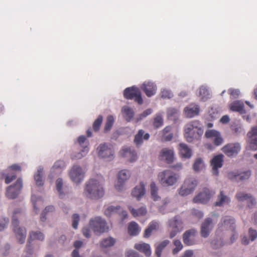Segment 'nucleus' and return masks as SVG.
<instances>
[{
  "label": "nucleus",
  "instance_id": "f257e3e1",
  "mask_svg": "<svg viewBox=\"0 0 257 257\" xmlns=\"http://www.w3.org/2000/svg\"><path fill=\"white\" fill-rule=\"evenodd\" d=\"M103 182L104 179L100 175L90 179L86 183L84 191L86 196L92 199H97L102 197L104 194L102 186Z\"/></svg>",
  "mask_w": 257,
  "mask_h": 257
},
{
  "label": "nucleus",
  "instance_id": "f03ea898",
  "mask_svg": "<svg viewBox=\"0 0 257 257\" xmlns=\"http://www.w3.org/2000/svg\"><path fill=\"white\" fill-rule=\"evenodd\" d=\"M184 137L188 142L191 143L194 140H198L203 133L200 122L195 120L188 123L185 126Z\"/></svg>",
  "mask_w": 257,
  "mask_h": 257
},
{
  "label": "nucleus",
  "instance_id": "7ed1b4c3",
  "mask_svg": "<svg viewBox=\"0 0 257 257\" xmlns=\"http://www.w3.org/2000/svg\"><path fill=\"white\" fill-rule=\"evenodd\" d=\"M158 180L163 186H170L175 184L180 178V175L170 170H166L158 175Z\"/></svg>",
  "mask_w": 257,
  "mask_h": 257
},
{
  "label": "nucleus",
  "instance_id": "20e7f679",
  "mask_svg": "<svg viewBox=\"0 0 257 257\" xmlns=\"http://www.w3.org/2000/svg\"><path fill=\"white\" fill-rule=\"evenodd\" d=\"M20 212L21 211L19 209L15 210L12 219V225L13 226V230L16 234L18 242L22 244L25 241L27 234L26 230L25 228H22L19 226V221L15 218L16 215L17 213H20Z\"/></svg>",
  "mask_w": 257,
  "mask_h": 257
},
{
  "label": "nucleus",
  "instance_id": "39448f33",
  "mask_svg": "<svg viewBox=\"0 0 257 257\" xmlns=\"http://www.w3.org/2000/svg\"><path fill=\"white\" fill-rule=\"evenodd\" d=\"M89 226L96 235L107 231L108 230L105 221L99 217L90 219Z\"/></svg>",
  "mask_w": 257,
  "mask_h": 257
},
{
  "label": "nucleus",
  "instance_id": "423d86ee",
  "mask_svg": "<svg viewBox=\"0 0 257 257\" xmlns=\"http://www.w3.org/2000/svg\"><path fill=\"white\" fill-rule=\"evenodd\" d=\"M197 185V181L195 179L188 178L179 188L178 193L182 196H187L193 192Z\"/></svg>",
  "mask_w": 257,
  "mask_h": 257
},
{
  "label": "nucleus",
  "instance_id": "0eeeda50",
  "mask_svg": "<svg viewBox=\"0 0 257 257\" xmlns=\"http://www.w3.org/2000/svg\"><path fill=\"white\" fill-rule=\"evenodd\" d=\"M123 96L127 99H135V101L139 104H142L143 102L141 91L139 88L136 86L125 89L123 91Z\"/></svg>",
  "mask_w": 257,
  "mask_h": 257
},
{
  "label": "nucleus",
  "instance_id": "6e6552de",
  "mask_svg": "<svg viewBox=\"0 0 257 257\" xmlns=\"http://www.w3.org/2000/svg\"><path fill=\"white\" fill-rule=\"evenodd\" d=\"M77 142L83 149L81 152L73 153L71 155V158L73 160L81 159L83 157L85 156L89 151V142L85 136H81L78 137Z\"/></svg>",
  "mask_w": 257,
  "mask_h": 257
},
{
  "label": "nucleus",
  "instance_id": "1a4fd4ad",
  "mask_svg": "<svg viewBox=\"0 0 257 257\" xmlns=\"http://www.w3.org/2000/svg\"><path fill=\"white\" fill-rule=\"evenodd\" d=\"M241 146L238 142L228 143L224 146L222 149V152L227 157H233L236 156L240 152Z\"/></svg>",
  "mask_w": 257,
  "mask_h": 257
},
{
  "label": "nucleus",
  "instance_id": "9d476101",
  "mask_svg": "<svg viewBox=\"0 0 257 257\" xmlns=\"http://www.w3.org/2000/svg\"><path fill=\"white\" fill-rule=\"evenodd\" d=\"M169 226L172 230L170 232V237L173 238L183 229V222L180 217L175 216L169 221Z\"/></svg>",
  "mask_w": 257,
  "mask_h": 257
},
{
  "label": "nucleus",
  "instance_id": "9b49d317",
  "mask_svg": "<svg viewBox=\"0 0 257 257\" xmlns=\"http://www.w3.org/2000/svg\"><path fill=\"white\" fill-rule=\"evenodd\" d=\"M23 187L22 180L18 179L16 183L8 188L6 196L10 199H15L19 194Z\"/></svg>",
  "mask_w": 257,
  "mask_h": 257
},
{
  "label": "nucleus",
  "instance_id": "f8f14e48",
  "mask_svg": "<svg viewBox=\"0 0 257 257\" xmlns=\"http://www.w3.org/2000/svg\"><path fill=\"white\" fill-rule=\"evenodd\" d=\"M214 194V191H210L208 188H205L202 192L194 198L193 202L195 203H206Z\"/></svg>",
  "mask_w": 257,
  "mask_h": 257
},
{
  "label": "nucleus",
  "instance_id": "ddd939ff",
  "mask_svg": "<svg viewBox=\"0 0 257 257\" xmlns=\"http://www.w3.org/2000/svg\"><path fill=\"white\" fill-rule=\"evenodd\" d=\"M69 176L73 182L79 183L83 179L84 172L80 166L74 165L70 171Z\"/></svg>",
  "mask_w": 257,
  "mask_h": 257
},
{
  "label": "nucleus",
  "instance_id": "4468645a",
  "mask_svg": "<svg viewBox=\"0 0 257 257\" xmlns=\"http://www.w3.org/2000/svg\"><path fill=\"white\" fill-rule=\"evenodd\" d=\"M205 137L212 140L216 146L221 145L223 142V139L220 133L215 130H208L205 133Z\"/></svg>",
  "mask_w": 257,
  "mask_h": 257
},
{
  "label": "nucleus",
  "instance_id": "2eb2a0df",
  "mask_svg": "<svg viewBox=\"0 0 257 257\" xmlns=\"http://www.w3.org/2000/svg\"><path fill=\"white\" fill-rule=\"evenodd\" d=\"M98 156L102 158L111 160L113 158L114 151L110 145L101 144L98 148Z\"/></svg>",
  "mask_w": 257,
  "mask_h": 257
},
{
  "label": "nucleus",
  "instance_id": "dca6fc26",
  "mask_svg": "<svg viewBox=\"0 0 257 257\" xmlns=\"http://www.w3.org/2000/svg\"><path fill=\"white\" fill-rule=\"evenodd\" d=\"M35 239L43 241L44 239V235L40 231H32L30 233L28 243L26 246V252L28 254H32L33 248L32 247V241Z\"/></svg>",
  "mask_w": 257,
  "mask_h": 257
},
{
  "label": "nucleus",
  "instance_id": "f3484780",
  "mask_svg": "<svg viewBox=\"0 0 257 257\" xmlns=\"http://www.w3.org/2000/svg\"><path fill=\"white\" fill-rule=\"evenodd\" d=\"M130 176V171L127 170H122L119 172L117 182L115 185V188L117 191H120L123 190L124 183Z\"/></svg>",
  "mask_w": 257,
  "mask_h": 257
},
{
  "label": "nucleus",
  "instance_id": "a211bd4d",
  "mask_svg": "<svg viewBox=\"0 0 257 257\" xmlns=\"http://www.w3.org/2000/svg\"><path fill=\"white\" fill-rule=\"evenodd\" d=\"M197 231L195 229H191L186 231L183 234L184 243L188 246L192 245L196 243Z\"/></svg>",
  "mask_w": 257,
  "mask_h": 257
},
{
  "label": "nucleus",
  "instance_id": "6ab92c4d",
  "mask_svg": "<svg viewBox=\"0 0 257 257\" xmlns=\"http://www.w3.org/2000/svg\"><path fill=\"white\" fill-rule=\"evenodd\" d=\"M223 162V155L219 154L214 156L211 161V166L212 168V173L215 176H218V169L222 167Z\"/></svg>",
  "mask_w": 257,
  "mask_h": 257
},
{
  "label": "nucleus",
  "instance_id": "aec40b11",
  "mask_svg": "<svg viewBox=\"0 0 257 257\" xmlns=\"http://www.w3.org/2000/svg\"><path fill=\"white\" fill-rule=\"evenodd\" d=\"M213 227L212 219L210 218H206L201 224L200 230L201 236L203 237H208Z\"/></svg>",
  "mask_w": 257,
  "mask_h": 257
},
{
  "label": "nucleus",
  "instance_id": "412c9836",
  "mask_svg": "<svg viewBox=\"0 0 257 257\" xmlns=\"http://www.w3.org/2000/svg\"><path fill=\"white\" fill-rule=\"evenodd\" d=\"M141 89L148 97H150L156 94L157 86L152 82L147 81L141 85Z\"/></svg>",
  "mask_w": 257,
  "mask_h": 257
},
{
  "label": "nucleus",
  "instance_id": "4be33fe9",
  "mask_svg": "<svg viewBox=\"0 0 257 257\" xmlns=\"http://www.w3.org/2000/svg\"><path fill=\"white\" fill-rule=\"evenodd\" d=\"M174 153L172 149L163 148L160 153L159 158L161 160H164L166 162L170 164L173 162Z\"/></svg>",
  "mask_w": 257,
  "mask_h": 257
},
{
  "label": "nucleus",
  "instance_id": "5701e85b",
  "mask_svg": "<svg viewBox=\"0 0 257 257\" xmlns=\"http://www.w3.org/2000/svg\"><path fill=\"white\" fill-rule=\"evenodd\" d=\"M251 172L250 171H246L240 174H237L234 172L228 173V177L229 179L238 182L248 179L250 176Z\"/></svg>",
  "mask_w": 257,
  "mask_h": 257
},
{
  "label": "nucleus",
  "instance_id": "b1692460",
  "mask_svg": "<svg viewBox=\"0 0 257 257\" xmlns=\"http://www.w3.org/2000/svg\"><path fill=\"white\" fill-rule=\"evenodd\" d=\"M249 140L250 148L252 150H257V126L253 127L247 135Z\"/></svg>",
  "mask_w": 257,
  "mask_h": 257
},
{
  "label": "nucleus",
  "instance_id": "393cba45",
  "mask_svg": "<svg viewBox=\"0 0 257 257\" xmlns=\"http://www.w3.org/2000/svg\"><path fill=\"white\" fill-rule=\"evenodd\" d=\"M235 197L238 201H246L249 207L255 204V199L248 194L240 192L236 193Z\"/></svg>",
  "mask_w": 257,
  "mask_h": 257
},
{
  "label": "nucleus",
  "instance_id": "a878e982",
  "mask_svg": "<svg viewBox=\"0 0 257 257\" xmlns=\"http://www.w3.org/2000/svg\"><path fill=\"white\" fill-rule=\"evenodd\" d=\"M235 220L230 216H225L223 219V222L219 224V228L225 229H230L232 231L235 229Z\"/></svg>",
  "mask_w": 257,
  "mask_h": 257
},
{
  "label": "nucleus",
  "instance_id": "bb28decb",
  "mask_svg": "<svg viewBox=\"0 0 257 257\" xmlns=\"http://www.w3.org/2000/svg\"><path fill=\"white\" fill-rule=\"evenodd\" d=\"M199 111L200 108L198 105L195 104H190L184 109L185 115L189 118L197 115L199 113Z\"/></svg>",
  "mask_w": 257,
  "mask_h": 257
},
{
  "label": "nucleus",
  "instance_id": "cd10ccee",
  "mask_svg": "<svg viewBox=\"0 0 257 257\" xmlns=\"http://www.w3.org/2000/svg\"><path fill=\"white\" fill-rule=\"evenodd\" d=\"M120 155L122 157L127 158L128 160L133 162L137 159V154L134 150L130 148H125L122 149L120 152Z\"/></svg>",
  "mask_w": 257,
  "mask_h": 257
},
{
  "label": "nucleus",
  "instance_id": "c85d7f7f",
  "mask_svg": "<svg viewBox=\"0 0 257 257\" xmlns=\"http://www.w3.org/2000/svg\"><path fill=\"white\" fill-rule=\"evenodd\" d=\"M145 184L143 182H141L140 185L137 186L133 190L132 194L136 197L138 200H139L141 198L145 195Z\"/></svg>",
  "mask_w": 257,
  "mask_h": 257
},
{
  "label": "nucleus",
  "instance_id": "c756f323",
  "mask_svg": "<svg viewBox=\"0 0 257 257\" xmlns=\"http://www.w3.org/2000/svg\"><path fill=\"white\" fill-rule=\"evenodd\" d=\"M179 153L182 157L189 158L192 155L191 150L184 143H180L179 145Z\"/></svg>",
  "mask_w": 257,
  "mask_h": 257
},
{
  "label": "nucleus",
  "instance_id": "7c9ffc66",
  "mask_svg": "<svg viewBox=\"0 0 257 257\" xmlns=\"http://www.w3.org/2000/svg\"><path fill=\"white\" fill-rule=\"evenodd\" d=\"M150 138L148 133L145 134L144 131L140 130L135 137L134 142L136 145L138 146L143 143V140H148Z\"/></svg>",
  "mask_w": 257,
  "mask_h": 257
},
{
  "label": "nucleus",
  "instance_id": "2f4dec72",
  "mask_svg": "<svg viewBox=\"0 0 257 257\" xmlns=\"http://www.w3.org/2000/svg\"><path fill=\"white\" fill-rule=\"evenodd\" d=\"M135 248L138 250L145 253L147 256H150L151 254L150 246L148 243H137L135 245Z\"/></svg>",
  "mask_w": 257,
  "mask_h": 257
},
{
  "label": "nucleus",
  "instance_id": "473e14b6",
  "mask_svg": "<svg viewBox=\"0 0 257 257\" xmlns=\"http://www.w3.org/2000/svg\"><path fill=\"white\" fill-rule=\"evenodd\" d=\"M230 201V198L227 196L224 195L222 191H221L219 195L218 196L217 201L215 203V206H221L228 204Z\"/></svg>",
  "mask_w": 257,
  "mask_h": 257
},
{
  "label": "nucleus",
  "instance_id": "72a5a7b5",
  "mask_svg": "<svg viewBox=\"0 0 257 257\" xmlns=\"http://www.w3.org/2000/svg\"><path fill=\"white\" fill-rule=\"evenodd\" d=\"M158 227L159 223L155 221H152L149 223L148 228L145 229L144 236L146 238L149 237L151 235L152 231L156 230Z\"/></svg>",
  "mask_w": 257,
  "mask_h": 257
},
{
  "label": "nucleus",
  "instance_id": "f704fd0d",
  "mask_svg": "<svg viewBox=\"0 0 257 257\" xmlns=\"http://www.w3.org/2000/svg\"><path fill=\"white\" fill-rule=\"evenodd\" d=\"M173 135L171 133V127L167 126L162 131V140L163 141H170L173 138Z\"/></svg>",
  "mask_w": 257,
  "mask_h": 257
},
{
  "label": "nucleus",
  "instance_id": "c9c22d12",
  "mask_svg": "<svg viewBox=\"0 0 257 257\" xmlns=\"http://www.w3.org/2000/svg\"><path fill=\"white\" fill-rule=\"evenodd\" d=\"M65 167V163L62 160H58L56 161L52 169L51 172L52 173H55L60 174L61 173L62 170Z\"/></svg>",
  "mask_w": 257,
  "mask_h": 257
},
{
  "label": "nucleus",
  "instance_id": "e433bc0d",
  "mask_svg": "<svg viewBox=\"0 0 257 257\" xmlns=\"http://www.w3.org/2000/svg\"><path fill=\"white\" fill-rule=\"evenodd\" d=\"M128 209L134 217L144 216L146 215L147 212V209L145 207H141L137 210L131 206H129Z\"/></svg>",
  "mask_w": 257,
  "mask_h": 257
},
{
  "label": "nucleus",
  "instance_id": "4c0bfd02",
  "mask_svg": "<svg viewBox=\"0 0 257 257\" xmlns=\"http://www.w3.org/2000/svg\"><path fill=\"white\" fill-rule=\"evenodd\" d=\"M140 231L138 224L135 222H131L128 226V232L132 236L137 235Z\"/></svg>",
  "mask_w": 257,
  "mask_h": 257
},
{
  "label": "nucleus",
  "instance_id": "58836bf2",
  "mask_svg": "<svg viewBox=\"0 0 257 257\" xmlns=\"http://www.w3.org/2000/svg\"><path fill=\"white\" fill-rule=\"evenodd\" d=\"M230 109L233 111L239 112L241 113H243L245 111L243 103L239 101H236L232 103L230 106Z\"/></svg>",
  "mask_w": 257,
  "mask_h": 257
},
{
  "label": "nucleus",
  "instance_id": "ea45409f",
  "mask_svg": "<svg viewBox=\"0 0 257 257\" xmlns=\"http://www.w3.org/2000/svg\"><path fill=\"white\" fill-rule=\"evenodd\" d=\"M43 174V169L40 167L38 169L37 173L34 175V179L37 186H41L44 184V180L42 178Z\"/></svg>",
  "mask_w": 257,
  "mask_h": 257
},
{
  "label": "nucleus",
  "instance_id": "a19ab883",
  "mask_svg": "<svg viewBox=\"0 0 257 257\" xmlns=\"http://www.w3.org/2000/svg\"><path fill=\"white\" fill-rule=\"evenodd\" d=\"M123 116L127 121H130L134 116V112L131 108L125 106L122 109Z\"/></svg>",
  "mask_w": 257,
  "mask_h": 257
},
{
  "label": "nucleus",
  "instance_id": "79ce46f5",
  "mask_svg": "<svg viewBox=\"0 0 257 257\" xmlns=\"http://www.w3.org/2000/svg\"><path fill=\"white\" fill-rule=\"evenodd\" d=\"M168 240H165L156 246L155 253L157 257H161L162 250L169 243Z\"/></svg>",
  "mask_w": 257,
  "mask_h": 257
},
{
  "label": "nucleus",
  "instance_id": "37998d69",
  "mask_svg": "<svg viewBox=\"0 0 257 257\" xmlns=\"http://www.w3.org/2000/svg\"><path fill=\"white\" fill-rule=\"evenodd\" d=\"M199 96L201 101H205L210 98V94L206 87L201 86L199 88Z\"/></svg>",
  "mask_w": 257,
  "mask_h": 257
},
{
  "label": "nucleus",
  "instance_id": "c03bdc74",
  "mask_svg": "<svg viewBox=\"0 0 257 257\" xmlns=\"http://www.w3.org/2000/svg\"><path fill=\"white\" fill-rule=\"evenodd\" d=\"M120 209V206H116V207L110 206L105 210L104 213L106 216L110 217L113 214L119 213V210Z\"/></svg>",
  "mask_w": 257,
  "mask_h": 257
},
{
  "label": "nucleus",
  "instance_id": "a18cd8bd",
  "mask_svg": "<svg viewBox=\"0 0 257 257\" xmlns=\"http://www.w3.org/2000/svg\"><path fill=\"white\" fill-rule=\"evenodd\" d=\"M114 119L112 115H108L106 120L104 127V133H106L109 132L114 123Z\"/></svg>",
  "mask_w": 257,
  "mask_h": 257
},
{
  "label": "nucleus",
  "instance_id": "49530a36",
  "mask_svg": "<svg viewBox=\"0 0 257 257\" xmlns=\"http://www.w3.org/2000/svg\"><path fill=\"white\" fill-rule=\"evenodd\" d=\"M150 188L151 194L152 198L154 201L158 200L160 198V197L157 194L158 188L156 186V185L155 182H153L151 183Z\"/></svg>",
  "mask_w": 257,
  "mask_h": 257
},
{
  "label": "nucleus",
  "instance_id": "de8ad7c7",
  "mask_svg": "<svg viewBox=\"0 0 257 257\" xmlns=\"http://www.w3.org/2000/svg\"><path fill=\"white\" fill-rule=\"evenodd\" d=\"M115 239L112 237H108L103 239L100 243L102 247H107L112 246L115 243Z\"/></svg>",
  "mask_w": 257,
  "mask_h": 257
},
{
  "label": "nucleus",
  "instance_id": "09e8293b",
  "mask_svg": "<svg viewBox=\"0 0 257 257\" xmlns=\"http://www.w3.org/2000/svg\"><path fill=\"white\" fill-rule=\"evenodd\" d=\"M63 185V183L62 179L61 178H58L57 179L56 181V189L59 193V197L60 198H63L64 195L62 188Z\"/></svg>",
  "mask_w": 257,
  "mask_h": 257
},
{
  "label": "nucleus",
  "instance_id": "8fccbe9b",
  "mask_svg": "<svg viewBox=\"0 0 257 257\" xmlns=\"http://www.w3.org/2000/svg\"><path fill=\"white\" fill-rule=\"evenodd\" d=\"M173 244L175 247L173 249L172 253L173 254H177L183 247V244L181 241L178 239H175L173 241Z\"/></svg>",
  "mask_w": 257,
  "mask_h": 257
},
{
  "label": "nucleus",
  "instance_id": "3c124183",
  "mask_svg": "<svg viewBox=\"0 0 257 257\" xmlns=\"http://www.w3.org/2000/svg\"><path fill=\"white\" fill-rule=\"evenodd\" d=\"M102 121V116L99 115L92 124V128L94 132H98L99 130Z\"/></svg>",
  "mask_w": 257,
  "mask_h": 257
},
{
  "label": "nucleus",
  "instance_id": "603ef678",
  "mask_svg": "<svg viewBox=\"0 0 257 257\" xmlns=\"http://www.w3.org/2000/svg\"><path fill=\"white\" fill-rule=\"evenodd\" d=\"M203 167V162L201 158H197L194 162L193 168L195 171H199Z\"/></svg>",
  "mask_w": 257,
  "mask_h": 257
},
{
  "label": "nucleus",
  "instance_id": "864d4df0",
  "mask_svg": "<svg viewBox=\"0 0 257 257\" xmlns=\"http://www.w3.org/2000/svg\"><path fill=\"white\" fill-rule=\"evenodd\" d=\"M54 210V207L53 206H47L41 215V220L43 222L45 221L46 219V215L47 213L49 212H53Z\"/></svg>",
  "mask_w": 257,
  "mask_h": 257
},
{
  "label": "nucleus",
  "instance_id": "5fc2aeb1",
  "mask_svg": "<svg viewBox=\"0 0 257 257\" xmlns=\"http://www.w3.org/2000/svg\"><path fill=\"white\" fill-rule=\"evenodd\" d=\"M163 118L161 115H157L154 118L153 124L155 127L158 128L160 127L163 124Z\"/></svg>",
  "mask_w": 257,
  "mask_h": 257
},
{
  "label": "nucleus",
  "instance_id": "6e6d98bb",
  "mask_svg": "<svg viewBox=\"0 0 257 257\" xmlns=\"http://www.w3.org/2000/svg\"><path fill=\"white\" fill-rule=\"evenodd\" d=\"M211 246L213 248H218L223 245V241L221 239H214L211 242Z\"/></svg>",
  "mask_w": 257,
  "mask_h": 257
},
{
  "label": "nucleus",
  "instance_id": "4d7b16f0",
  "mask_svg": "<svg viewBox=\"0 0 257 257\" xmlns=\"http://www.w3.org/2000/svg\"><path fill=\"white\" fill-rule=\"evenodd\" d=\"M228 92L230 94L231 98H236L238 97L239 95V91L238 89L230 88L228 89Z\"/></svg>",
  "mask_w": 257,
  "mask_h": 257
},
{
  "label": "nucleus",
  "instance_id": "13d9d810",
  "mask_svg": "<svg viewBox=\"0 0 257 257\" xmlns=\"http://www.w3.org/2000/svg\"><path fill=\"white\" fill-rule=\"evenodd\" d=\"M173 96L172 92L167 89H163L161 92V97L164 98H171Z\"/></svg>",
  "mask_w": 257,
  "mask_h": 257
},
{
  "label": "nucleus",
  "instance_id": "bf43d9fd",
  "mask_svg": "<svg viewBox=\"0 0 257 257\" xmlns=\"http://www.w3.org/2000/svg\"><path fill=\"white\" fill-rule=\"evenodd\" d=\"M191 214L192 216L196 217L198 219H200L203 217V213L200 210L196 209H193L192 210Z\"/></svg>",
  "mask_w": 257,
  "mask_h": 257
},
{
  "label": "nucleus",
  "instance_id": "052dcab7",
  "mask_svg": "<svg viewBox=\"0 0 257 257\" xmlns=\"http://www.w3.org/2000/svg\"><path fill=\"white\" fill-rule=\"evenodd\" d=\"M249 237L251 241L254 240L257 238V231L256 230L251 228H249L248 231Z\"/></svg>",
  "mask_w": 257,
  "mask_h": 257
},
{
  "label": "nucleus",
  "instance_id": "680f3d73",
  "mask_svg": "<svg viewBox=\"0 0 257 257\" xmlns=\"http://www.w3.org/2000/svg\"><path fill=\"white\" fill-rule=\"evenodd\" d=\"M72 226L74 229H76L78 226V222L79 221V216L77 214H73L72 216Z\"/></svg>",
  "mask_w": 257,
  "mask_h": 257
},
{
  "label": "nucleus",
  "instance_id": "e2e57ef3",
  "mask_svg": "<svg viewBox=\"0 0 257 257\" xmlns=\"http://www.w3.org/2000/svg\"><path fill=\"white\" fill-rule=\"evenodd\" d=\"M32 201H33L34 208L36 213H38L39 208L37 207L38 205H41L43 204V201L40 198H38L36 201H33V197H32Z\"/></svg>",
  "mask_w": 257,
  "mask_h": 257
},
{
  "label": "nucleus",
  "instance_id": "0e129e2a",
  "mask_svg": "<svg viewBox=\"0 0 257 257\" xmlns=\"http://www.w3.org/2000/svg\"><path fill=\"white\" fill-rule=\"evenodd\" d=\"M83 234L87 238H89L91 236L90 229L89 227H84L82 230Z\"/></svg>",
  "mask_w": 257,
  "mask_h": 257
},
{
  "label": "nucleus",
  "instance_id": "69168bd1",
  "mask_svg": "<svg viewBox=\"0 0 257 257\" xmlns=\"http://www.w3.org/2000/svg\"><path fill=\"white\" fill-rule=\"evenodd\" d=\"M153 112V110L151 108H148L145 110L142 113H141L140 115V119H141L144 117H146L148 115L151 114Z\"/></svg>",
  "mask_w": 257,
  "mask_h": 257
},
{
  "label": "nucleus",
  "instance_id": "338daca9",
  "mask_svg": "<svg viewBox=\"0 0 257 257\" xmlns=\"http://www.w3.org/2000/svg\"><path fill=\"white\" fill-rule=\"evenodd\" d=\"M178 113V110L175 108H171L168 110L167 114L169 117L174 116L176 114Z\"/></svg>",
  "mask_w": 257,
  "mask_h": 257
},
{
  "label": "nucleus",
  "instance_id": "774afa93",
  "mask_svg": "<svg viewBox=\"0 0 257 257\" xmlns=\"http://www.w3.org/2000/svg\"><path fill=\"white\" fill-rule=\"evenodd\" d=\"M193 252L191 250H187L185 251L182 257H192Z\"/></svg>",
  "mask_w": 257,
  "mask_h": 257
}]
</instances>
